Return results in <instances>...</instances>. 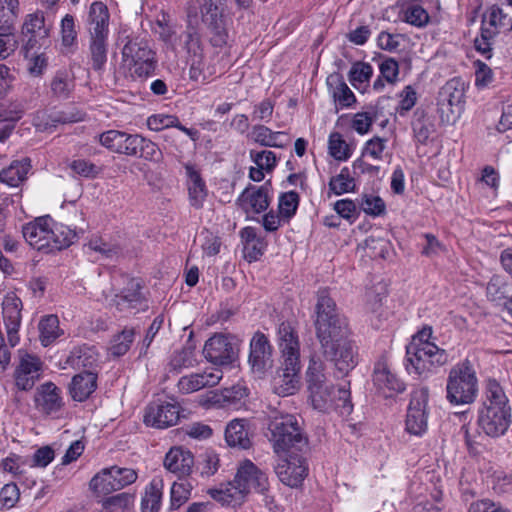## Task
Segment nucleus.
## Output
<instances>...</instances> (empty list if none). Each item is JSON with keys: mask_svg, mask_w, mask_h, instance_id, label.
Wrapping results in <instances>:
<instances>
[{"mask_svg": "<svg viewBox=\"0 0 512 512\" xmlns=\"http://www.w3.org/2000/svg\"><path fill=\"white\" fill-rule=\"evenodd\" d=\"M314 327L321 348L331 351L334 343L351 335L347 318L341 314L326 288L317 292Z\"/></svg>", "mask_w": 512, "mask_h": 512, "instance_id": "nucleus-1", "label": "nucleus"}, {"mask_svg": "<svg viewBox=\"0 0 512 512\" xmlns=\"http://www.w3.org/2000/svg\"><path fill=\"white\" fill-rule=\"evenodd\" d=\"M109 12L102 2H93L88 14L89 59L97 72L104 70L107 63Z\"/></svg>", "mask_w": 512, "mask_h": 512, "instance_id": "nucleus-2", "label": "nucleus"}, {"mask_svg": "<svg viewBox=\"0 0 512 512\" xmlns=\"http://www.w3.org/2000/svg\"><path fill=\"white\" fill-rule=\"evenodd\" d=\"M478 395V378L472 361L467 357L449 371L446 399L452 405L473 403Z\"/></svg>", "mask_w": 512, "mask_h": 512, "instance_id": "nucleus-3", "label": "nucleus"}, {"mask_svg": "<svg viewBox=\"0 0 512 512\" xmlns=\"http://www.w3.org/2000/svg\"><path fill=\"white\" fill-rule=\"evenodd\" d=\"M269 431V440L279 456L302 451L307 446V439L301 432L296 416L292 414L273 416L269 423Z\"/></svg>", "mask_w": 512, "mask_h": 512, "instance_id": "nucleus-4", "label": "nucleus"}, {"mask_svg": "<svg viewBox=\"0 0 512 512\" xmlns=\"http://www.w3.org/2000/svg\"><path fill=\"white\" fill-rule=\"evenodd\" d=\"M448 362V354L436 344H426L417 347L414 344L406 346V370L421 378H427L434 369Z\"/></svg>", "mask_w": 512, "mask_h": 512, "instance_id": "nucleus-5", "label": "nucleus"}, {"mask_svg": "<svg viewBox=\"0 0 512 512\" xmlns=\"http://www.w3.org/2000/svg\"><path fill=\"white\" fill-rule=\"evenodd\" d=\"M122 59L134 78L152 75L157 65L155 53L149 43L139 37L128 38L122 48Z\"/></svg>", "mask_w": 512, "mask_h": 512, "instance_id": "nucleus-6", "label": "nucleus"}, {"mask_svg": "<svg viewBox=\"0 0 512 512\" xmlns=\"http://www.w3.org/2000/svg\"><path fill=\"white\" fill-rule=\"evenodd\" d=\"M137 477L134 469L114 465L96 473L90 480L89 487L97 495H108L133 484Z\"/></svg>", "mask_w": 512, "mask_h": 512, "instance_id": "nucleus-7", "label": "nucleus"}, {"mask_svg": "<svg viewBox=\"0 0 512 512\" xmlns=\"http://www.w3.org/2000/svg\"><path fill=\"white\" fill-rule=\"evenodd\" d=\"M148 295L141 279L129 278L120 292L114 295L112 304L119 311L145 312L149 309Z\"/></svg>", "mask_w": 512, "mask_h": 512, "instance_id": "nucleus-8", "label": "nucleus"}, {"mask_svg": "<svg viewBox=\"0 0 512 512\" xmlns=\"http://www.w3.org/2000/svg\"><path fill=\"white\" fill-rule=\"evenodd\" d=\"M429 390L427 387L415 389L411 394L406 415V431L415 436H422L428 428Z\"/></svg>", "mask_w": 512, "mask_h": 512, "instance_id": "nucleus-9", "label": "nucleus"}, {"mask_svg": "<svg viewBox=\"0 0 512 512\" xmlns=\"http://www.w3.org/2000/svg\"><path fill=\"white\" fill-rule=\"evenodd\" d=\"M248 364L259 378L273 367V347L268 336L259 330L250 339Z\"/></svg>", "mask_w": 512, "mask_h": 512, "instance_id": "nucleus-10", "label": "nucleus"}, {"mask_svg": "<svg viewBox=\"0 0 512 512\" xmlns=\"http://www.w3.org/2000/svg\"><path fill=\"white\" fill-rule=\"evenodd\" d=\"M238 351L234 337L221 333L210 337L203 348V354L207 361L218 366L232 364L238 358Z\"/></svg>", "mask_w": 512, "mask_h": 512, "instance_id": "nucleus-11", "label": "nucleus"}, {"mask_svg": "<svg viewBox=\"0 0 512 512\" xmlns=\"http://www.w3.org/2000/svg\"><path fill=\"white\" fill-rule=\"evenodd\" d=\"M325 359L331 361L339 376L348 375L358 364V351L355 342L349 337L342 339L328 348H321Z\"/></svg>", "mask_w": 512, "mask_h": 512, "instance_id": "nucleus-12", "label": "nucleus"}, {"mask_svg": "<svg viewBox=\"0 0 512 512\" xmlns=\"http://www.w3.org/2000/svg\"><path fill=\"white\" fill-rule=\"evenodd\" d=\"M232 484L242 495L251 491L265 494L269 487L266 474L250 460H245L239 465Z\"/></svg>", "mask_w": 512, "mask_h": 512, "instance_id": "nucleus-13", "label": "nucleus"}, {"mask_svg": "<svg viewBox=\"0 0 512 512\" xmlns=\"http://www.w3.org/2000/svg\"><path fill=\"white\" fill-rule=\"evenodd\" d=\"M23 304L14 293L7 294L2 301V319L10 347H15L20 342L19 330L22 322Z\"/></svg>", "mask_w": 512, "mask_h": 512, "instance_id": "nucleus-14", "label": "nucleus"}, {"mask_svg": "<svg viewBox=\"0 0 512 512\" xmlns=\"http://www.w3.org/2000/svg\"><path fill=\"white\" fill-rule=\"evenodd\" d=\"M284 455L285 457H280L275 466V473L283 484L289 487H298L307 476L308 467L305 459L297 452Z\"/></svg>", "mask_w": 512, "mask_h": 512, "instance_id": "nucleus-15", "label": "nucleus"}, {"mask_svg": "<svg viewBox=\"0 0 512 512\" xmlns=\"http://www.w3.org/2000/svg\"><path fill=\"white\" fill-rule=\"evenodd\" d=\"M510 424V407H482L479 410L478 425L490 437L504 435Z\"/></svg>", "mask_w": 512, "mask_h": 512, "instance_id": "nucleus-16", "label": "nucleus"}, {"mask_svg": "<svg viewBox=\"0 0 512 512\" xmlns=\"http://www.w3.org/2000/svg\"><path fill=\"white\" fill-rule=\"evenodd\" d=\"M373 384L385 398L393 397L405 390L404 382L393 371L385 358L379 359L374 366Z\"/></svg>", "mask_w": 512, "mask_h": 512, "instance_id": "nucleus-17", "label": "nucleus"}, {"mask_svg": "<svg viewBox=\"0 0 512 512\" xmlns=\"http://www.w3.org/2000/svg\"><path fill=\"white\" fill-rule=\"evenodd\" d=\"M268 184L262 186L249 185L236 200L238 207L246 214L247 219H254L251 214H260L270 205Z\"/></svg>", "mask_w": 512, "mask_h": 512, "instance_id": "nucleus-18", "label": "nucleus"}, {"mask_svg": "<svg viewBox=\"0 0 512 512\" xmlns=\"http://www.w3.org/2000/svg\"><path fill=\"white\" fill-rule=\"evenodd\" d=\"M19 353V364L14 372L15 385L21 391H29L40 379L42 361L35 355L22 351Z\"/></svg>", "mask_w": 512, "mask_h": 512, "instance_id": "nucleus-19", "label": "nucleus"}, {"mask_svg": "<svg viewBox=\"0 0 512 512\" xmlns=\"http://www.w3.org/2000/svg\"><path fill=\"white\" fill-rule=\"evenodd\" d=\"M52 218L42 216L25 224L22 228V234L26 242L34 249L49 254V244L51 239Z\"/></svg>", "mask_w": 512, "mask_h": 512, "instance_id": "nucleus-20", "label": "nucleus"}, {"mask_svg": "<svg viewBox=\"0 0 512 512\" xmlns=\"http://www.w3.org/2000/svg\"><path fill=\"white\" fill-rule=\"evenodd\" d=\"M299 371L300 361H293L289 365L283 360L282 366L272 379L273 392L282 397L295 394L299 389Z\"/></svg>", "mask_w": 512, "mask_h": 512, "instance_id": "nucleus-21", "label": "nucleus"}, {"mask_svg": "<svg viewBox=\"0 0 512 512\" xmlns=\"http://www.w3.org/2000/svg\"><path fill=\"white\" fill-rule=\"evenodd\" d=\"M180 418L179 406L172 403H152L144 414V423L147 426L164 429L176 425Z\"/></svg>", "mask_w": 512, "mask_h": 512, "instance_id": "nucleus-22", "label": "nucleus"}, {"mask_svg": "<svg viewBox=\"0 0 512 512\" xmlns=\"http://www.w3.org/2000/svg\"><path fill=\"white\" fill-rule=\"evenodd\" d=\"M199 20L191 10L187 14L186 29L179 35V45L186 54V59L204 55V44L199 31Z\"/></svg>", "mask_w": 512, "mask_h": 512, "instance_id": "nucleus-23", "label": "nucleus"}, {"mask_svg": "<svg viewBox=\"0 0 512 512\" xmlns=\"http://www.w3.org/2000/svg\"><path fill=\"white\" fill-rule=\"evenodd\" d=\"M277 342L283 360L291 365V362L300 361V342L294 325L289 321H283L277 328Z\"/></svg>", "mask_w": 512, "mask_h": 512, "instance_id": "nucleus-24", "label": "nucleus"}, {"mask_svg": "<svg viewBox=\"0 0 512 512\" xmlns=\"http://www.w3.org/2000/svg\"><path fill=\"white\" fill-rule=\"evenodd\" d=\"M465 83L460 78L448 80L438 94V105L442 110L447 108L451 113L459 114L464 107Z\"/></svg>", "mask_w": 512, "mask_h": 512, "instance_id": "nucleus-25", "label": "nucleus"}, {"mask_svg": "<svg viewBox=\"0 0 512 512\" xmlns=\"http://www.w3.org/2000/svg\"><path fill=\"white\" fill-rule=\"evenodd\" d=\"M34 403L35 408L46 415L56 414L64 406L61 390L53 382H45L37 387Z\"/></svg>", "mask_w": 512, "mask_h": 512, "instance_id": "nucleus-26", "label": "nucleus"}, {"mask_svg": "<svg viewBox=\"0 0 512 512\" xmlns=\"http://www.w3.org/2000/svg\"><path fill=\"white\" fill-rule=\"evenodd\" d=\"M100 144L109 151L126 156H135L137 134L119 130H108L98 136Z\"/></svg>", "mask_w": 512, "mask_h": 512, "instance_id": "nucleus-27", "label": "nucleus"}, {"mask_svg": "<svg viewBox=\"0 0 512 512\" xmlns=\"http://www.w3.org/2000/svg\"><path fill=\"white\" fill-rule=\"evenodd\" d=\"M222 377L223 372L220 369H214L210 372L192 373L182 376L177 383V387L182 394H191L205 387L216 386Z\"/></svg>", "mask_w": 512, "mask_h": 512, "instance_id": "nucleus-28", "label": "nucleus"}, {"mask_svg": "<svg viewBox=\"0 0 512 512\" xmlns=\"http://www.w3.org/2000/svg\"><path fill=\"white\" fill-rule=\"evenodd\" d=\"M49 30V27L45 24V17L42 11L37 10L25 16L22 25V34L28 36L24 46L25 57H28L30 50L35 47L36 37L46 38L49 34Z\"/></svg>", "mask_w": 512, "mask_h": 512, "instance_id": "nucleus-29", "label": "nucleus"}, {"mask_svg": "<svg viewBox=\"0 0 512 512\" xmlns=\"http://www.w3.org/2000/svg\"><path fill=\"white\" fill-rule=\"evenodd\" d=\"M193 465L192 453L183 447H172L164 458V467L180 478L189 475Z\"/></svg>", "mask_w": 512, "mask_h": 512, "instance_id": "nucleus-30", "label": "nucleus"}, {"mask_svg": "<svg viewBox=\"0 0 512 512\" xmlns=\"http://www.w3.org/2000/svg\"><path fill=\"white\" fill-rule=\"evenodd\" d=\"M97 373L86 370L73 376L68 392L71 398L77 402L87 400L97 389Z\"/></svg>", "mask_w": 512, "mask_h": 512, "instance_id": "nucleus-31", "label": "nucleus"}, {"mask_svg": "<svg viewBox=\"0 0 512 512\" xmlns=\"http://www.w3.org/2000/svg\"><path fill=\"white\" fill-rule=\"evenodd\" d=\"M422 2L423 0H399L397 5L400 9L401 20L417 28L426 27L430 21V16Z\"/></svg>", "mask_w": 512, "mask_h": 512, "instance_id": "nucleus-32", "label": "nucleus"}, {"mask_svg": "<svg viewBox=\"0 0 512 512\" xmlns=\"http://www.w3.org/2000/svg\"><path fill=\"white\" fill-rule=\"evenodd\" d=\"M202 22L206 26L209 33V40L214 47H223L227 44L229 35L219 10L202 13Z\"/></svg>", "mask_w": 512, "mask_h": 512, "instance_id": "nucleus-33", "label": "nucleus"}, {"mask_svg": "<svg viewBox=\"0 0 512 512\" xmlns=\"http://www.w3.org/2000/svg\"><path fill=\"white\" fill-rule=\"evenodd\" d=\"M185 170L188 177L187 188L189 203L194 209H201L208 195L206 184L194 165L186 164Z\"/></svg>", "mask_w": 512, "mask_h": 512, "instance_id": "nucleus-34", "label": "nucleus"}, {"mask_svg": "<svg viewBox=\"0 0 512 512\" xmlns=\"http://www.w3.org/2000/svg\"><path fill=\"white\" fill-rule=\"evenodd\" d=\"M248 137L264 147L284 148L290 143L288 134L284 131H272L261 124L254 125Z\"/></svg>", "mask_w": 512, "mask_h": 512, "instance_id": "nucleus-35", "label": "nucleus"}, {"mask_svg": "<svg viewBox=\"0 0 512 512\" xmlns=\"http://www.w3.org/2000/svg\"><path fill=\"white\" fill-rule=\"evenodd\" d=\"M83 232L82 229L77 231L65 224L57 223L52 219L49 253L68 248L79 239V234Z\"/></svg>", "mask_w": 512, "mask_h": 512, "instance_id": "nucleus-36", "label": "nucleus"}, {"mask_svg": "<svg viewBox=\"0 0 512 512\" xmlns=\"http://www.w3.org/2000/svg\"><path fill=\"white\" fill-rule=\"evenodd\" d=\"M31 168L32 165L29 158L14 160L8 167L0 171V182L10 187H19L27 179Z\"/></svg>", "mask_w": 512, "mask_h": 512, "instance_id": "nucleus-37", "label": "nucleus"}, {"mask_svg": "<svg viewBox=\"0 0 512 512\" xmlns=\"http://www.w3.org/2000/svg\"><path fill=\"white\" fill-rule=\"evenodd\" d=\"M99 360L95 347L83 345L74 348L67 357L66 363L74 369L92 370Z\"/></svg>", "mask_w": 512, "mask_h": 512, "instance_id": "nucleus-38", "label": "nucleus"}, {"mask_svg": "<svg viewBox=\"0 0 512 512\" xmlns=\"http://www.w3.org/2000/svg\"><path fill=\"white\" fill-rule=\"evenodd\" d=\"M327 85L334 98V101L340 107H350L356 102V97L352 90L346 84L343 76L339 73L331 74L327 77Z\"/></svg>", "mask_w": 512, "mask_h": 512, "instance_id": "nucleus-39", "label": "nucleus"}, {"mask_svg": "<svg viewBox=\"0 0 512 512\" xmlns=\"http://www.w3.org/2000/svg\"><path fill=\"white\" fill-rule=\"evenodd\" d=\"M411 128L414 139L420 144H426L431 134L435 131L432 119L423 109H416L414 111Z\"/></svg>", "mask_w": 512, "mask_h": 512, "instance_id": "nucleus-40", "label": "nucleus"}, {"mask_svg": "<svg viewBox=\"0 0 512 512\" xmlns=\"http://www.w3.org/2000/svg\"><path fill=\"white\" fill-rule=\"evenodd\" d=\"M225 440L231 447L248 449L251 446V441L245 421L239 419L232 420L226 427Z\"/></svg>", "mask_w": 512, "mask_h": 512, "instance_id": "nucleus-41", "label": "nucleus"}, {"mask_svg": "<svg viewBox=\"0 0 512 512\" xmlns=\"http://www.w3.org/2000/svg\"><path fill=\"white\" fill-rule=\"evenodd\" d=\"M163 480L154 478L145 489V494L141 501L142 512H158L161 506Z\"/></svg>", "mask_w": 512, "mask_h": 512, "instance_id": "nucleus-42", "label": "nucleus"}, {"mask_svg": "<svg viewBox=\"0 0 512 512\" xmlns=\"http://www.w3.org/2000/svg\"><path fill=\"white\" fill-rule=\"evenodd\" d=\"M487 299L497 305L510 296V284L507 279L501 275H493L486 286Z\"/></svg>", "mask_w": 512, "mask_h": 512, "instance_id": "nucleus-43", "label": "nucleus"}, {"mask_svg": "<svg viewBox=\"0 0 512 512\" xmlns=\"http://www.w3.org/2000/svg\"><path fill=\"white\" fill-rule=\"evenodd\" d=\"M135 494L122 492L104 499L98 512H131Z\"/></svg>", "mask_w": 512, "mask_h": 512, "instance_id": "nucleus-44", "label": "nucleus"}, {"mask_svg": "<svg viewBox=\"0 0 512 512\" xmlns=\"http://www.w3.org/2000/svg\"><path fill=\"white\" fill-rule=\"evenodd\" d=\"M310 400L314 409L320 412H329L333 408L335 388L324 384L309 390Z\"/></svg>", "mask_w": 512, "mask_h": 512, "instance_id": "nucleus-45", "label": "nucleus"}, {"mask_svg": "<svg viewBox=\"0 0 512 512\" xmlns=\"http://www.w3.org/2000/svg\"><path fill=\"white\" fill-rule=\"evenodd\" d=\"M327 377L325 374V363L318 355L311 356L309 365L306 370V383L308 390L322 387L327 384Z\"/></svg>", "mask_w": 512, "mask_h": 512, "instance_id": "nucleus-46", "label": "nucleus"}, {"mask_svg": "<svg viewBox=\"0 0 512 512\" xmlns=\"http://www.w3.org/2000/svg\"><path fill=\"white\" fill-rule=\"evenodd\" d=\"M38 329L41 344L45 347L52 344L62 335V330L59 327V319L56 315L44 316L39 322Z\"/></svg>", "mask_w": 512, "mask_h": 512, "instance_id": "nucleus-47", "label": "nucleus"}, {"mask_svg": "<svg viewBox=\"0 0 512 512\" xmlns=\"http://www.w3.org/2000/svg\"><path fill=\"white\" fill-rule=\"evenodd\" d=\"M485 398L482 407H510L509 400L495 379H488L485 384Z\"/></svg>", "mask_w": 512, "mask_h": 512, "instance_id": "nucleus-48", "label": "nucleus"}, {"mask_svg": "<svg viewBox=\"0 0 512 512\" xmlns=\"http://www.w3.org/2000/svg\"><path fill=\"white\" fill-rule=\"evenodd\" d=\"M19 0H0V31H13L20 12Z\"/></svg>", "mask_w": 512, "mask_h": 512, "instance_id": "nucleus-49", "label": "nucleus"}, {"mask_svg": "<svg viewBox=\"0 0 512 512\" xmlns=\"http://www.w3.org/2000/svg\"><path fill=\"white\" fill-rule=\"evenodd\" d=\"M135 329L125 327L120 333L116 334L111 340L109 351L114 357L125 355L134 341Z\"/></svg>", "mask_w": 512, "mask_h": 512, "instance_id": "nucleus-50", "label": "nucleus"}, {"mask_svg": "<svg viewBox=\"0 0 512 512\" xmlns=\"http://www.w3.org/2000/svg\"><path fill=\"white\" fill-rule=\"evenodd\" d=\"M134 157L158 162L162 158V152L156 143L137 134Z\"/></svg>", "mask_w": 512, "mask_h": 512, "instance_id": "nucleus-51", "label": "nucleus"}, {"mask_svg": "<svg viewBox=\"0 0 512 512\" xmlns=\"http://www.w3.org/2000/svg\"><path fill=\"white\" fill-rule=\"evenodd\" d=\"M360 209L367 215L379 217L386 213L384 200L374 194H363L359 200Z\"/></svg>", "mask_w": 512, "mask_h": 512, "instance_id": "nucleus-52", "label": "nucleus"}, {"mask_svg": "<svg viewBox=\"0 0 512 512\" xmlns=\"http://www.w3.org/2000/svg\"><path fill=\"white\" fill-rule=\"evenodd\" d=\"M355 182L350 175L348 167H343L340 173L331 178L329 182V189L336 195H341L354 191Z\"/></svg>", "mask_w": 512, "mask_h": 512, "instance_id": "nucleus-53", "label": "nucleus"}, {"mask_svg": "<svg viewBox=\"0 0 512 512\" xmlns=\"http://www.w3.org/2000/svg\"><path fill=\"white\" fill-rule=\"evenodd\" d=\"M73 80L65 70L57 71L54 75L50 87L54 96L58 98H67L73 88Z\"/></svg>", "mask_w": 512, "mask_h": 512, "instance_id": "nucleus-54", "label": "nucleus"}, {"mask_svg": "<svg viewBox=\"0 0 512 512\" xmlns=\"http://www.w3.org/2000/svg\"><path fill=\"white\" fill-rule=\"evenodd\" d=\"M24 109L18 102H5L0 104V124L6 126L12 125L15 128L16 123L23 117Z\"/></svg>", "mask_w": 512, "mask_h": 512, "instance_id": "nucleus-55", "label": "nucleus"}, {"mask_svg": "<svg viewBox=\"0 0 512 512\" xmlns=\"http://www.w3.org/2000/svg\"><path fill=\"white\" fill-rule=\"evenodd\" d=\"M373 75V68L367 62H355L348 74L352 86L359 88L361 84L368 83Z\"/></svg>", "mask_w": 512, "mask_h": 512, "instance_id": "nucleus-56", "label": "nucleus"}, {"mask_svg": "<svg viewBox=\"0 0 512 512\" xmlns=\"http://www.w3.org/2000/svg\"><path fill=\"white\" fill-rule=\"evenodd\" d=\"M194 362V348L191 345H188L173 352L169 365L172 370L180 371L183 368L192 367Z\"/></svg>", "mask_w": 512, "mask_h": 512, "instance_id": "nucleus-57", "label": "nucleus"}, {"mask_svg": "<svg viewBox=\"0 0 512 512\" xmlns=\"http://www.w3.org/2000/svg\"><path fill=\"white\" fill-rule=\"evenodd\" d=\"M192 490V484L188 480H181L174 482L171 490V508L178 509L183 505L190 497Z\"/></svg>", "mask_w": 512, "mask_h": 512, "instance_id": "nucleus-58", "label": "nucleus"}, {"mask_svg": "<svg viewBox=\"0 0 512 512\" xmlns=\"http://www.w3.org/2000/svg\"><path fill=\"white\" fill-rule=\"evenodd\" d=\"M299 195L295 191H289L286 193H283L279 197V213L281 217L289 220L291 217H293L297 211L298 205H299Z\"/></svg>", "mask_w": 512, "mask_h": 512, "instance_id": "nucleus-59", "label": "nucleus"}, {"mask_svg": "<svg viewBox=\"0 0 512 512\" xmlns=\"http://www.w3.org/2000/svg\"><path fill=\"white\" fill-rule=\"evenodd\" d=\"M69 168L76 175L90 179L96 178L101 172V168L99 166L82 158L72 160L69 164Z\"/></svg>", "mask_w": 512, "mask_h": 512, "instance_id": "nucleus-60", "label": "nucleus"}, {"mask_svg": "<svg viewBox=\"0 0 512 512\" xmlns=\"http://www.w3.org/2000/svg\"><path fill=\"white\" fill-rule=\"evenodd\" d=\"M496 35V31L490 28H481L479 37L474 40V47L485 59L492 57V40Z\"/></svg>", "mask_w": 512, "mask_h": 512, "instance_id": "nucleus-61", "label": "nucleus"}, {"mask_svg": "<svg viewBox=\"0 0 512 512\" xmlns=\"http://www.w3.org/2000/svg\"><path fill=\"white\" fill-rule=\"evenodd\" d=\"M332 410H336L341 416H348L353 411V404L350 399V390L346 385L337 389L334 394V403Z\"/></svg>", "mask_w": 512, "mask_h": 512, "instance_id": "nucleus-62", "label": "nucleus"}, {"mask_svg": "<svg viewBox=\"0 0 512 512\" xmlns=\"http://www.w3.org/2000/svg\"><path fill=\"white\" fill-rule=\"evenodd\" d=\"M329 152L336 160L345 161L350 157V150L341 134L332 133L329 136Z\"/></svg>", "mask_w": 512, "mask_h": 512, "instance_id": "nucleus-63", "label": "nucleus"}, {"mask_svg": "<svg viewBox=\"0 0 512 512\" xmlns=\"http://www.w3.org/2000/svg\"><path fill=\"white\" fill-rule=\"evenodd\" d=\"M189 64V77L196 82H206L210 74L205 69L204 55L186 59Z\"/></svg>", "mask_w": 512, "mask_h": 512, "instance_id": "nucleus-64", "label": "nucleus"}]
</instances>
